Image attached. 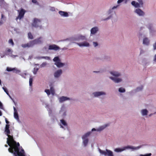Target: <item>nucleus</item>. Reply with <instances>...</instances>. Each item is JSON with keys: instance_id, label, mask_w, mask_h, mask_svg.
<instances>
[{"instance_id": "nucleus-1", "label": "nucleus", "mask_w": 156, "mask_h": 156, "mask_svg": "<svg viewBox=\"0 0 156 156\" xmlns=\"http://www.w3.org/2000/svg\"><path fill=\"white\" fill-rule=\"evenodd\" d=\"M8 134L6 135L8 136L7 138L6 143L10 147L8 149L9 151L11 153H13L16 151L20 149V144L19 143L17 142L14 140L12 136Z\"/></svg>"}, {"instance_id": "nucleus-2", "label": "nucleus", "mask_w": 156, "mask_h": 156, "mask_svg": "<svg viewBox=\"0 0 156 156\" xmlns=\"http://www.w3.org/2000/svg\"><path fill=\"white\" fill-rule=\"evenodd\" d=\"M41 38L42 37H40L39 38L31 41L28 43L25 44H22L21 45V46L23 48H26L27 47L29 48L33 46L35 44H41L42 42V41L41 40Z\"/></svg>"}, {"instance_id": "nucleus-3", "label": "nucleus", "mask_w": 156, "mask_h": 156, "mask_svg": "<svg viewBox=\"0 0 156 156\" xmlns=\"http://www.w3.org/2000/svg\"><path fill=\"white\" fill-rule=\"evenodd\" d=\"M140 147H135L130 146H127L123 147L122 148H116L115 149V151L116 152H119L123 151L126 149H131L133 150H136L139 149Z\"/></svg>"}, {"instance_id": "nucleus-4", "label": "nucleus", "mask_w": 156, "mask_h": 156, "mask_svg": "<svg viewBox=\"0 0 156 156\" xmlns=\"http://www.w3.org/2000/svg\"><path fill=\"white\" fill-rule=\"evenodd\" d=\"M18 15L16 17V19L17 20L18 19L21 20L23 18L24 16V14L26 11L23 8H21L20 10H18Z\"/></svg>"}, {"instance_id": "nucleus-5", "label": "nucleus", "mask_w": 156, "mask_h": 156, "mask_svg": "<svg viewBox=\"0 0 156 156\" xmlns=\"http://www.w3.org/2000/svg\"><path fill=\"white\" fill-rule=\"evenodd\" d=\"M32 25L33 27L36 28L39 27L41 29L42 28V27L41 25V20L36 18L34 19L33 22L32 23Z\"/></svg>"}, {"instance_id": "nucleus-6", "label": "nucleus", "mask_w": 156, "mask_h": 156, "mask_svg": "<svg viewBox=\"0 0 156 156\" xmlns=\"http://www.w3.org/2000/svg\"><path fill=\"white\" fill-rule=\"evenodd\" d=\"M53 61L55 62V64L58 68L62 67L64 65V63L60 62V60L58 57H54L53 59Z\"/></svg>"}, {"instance_id": "nucleus-7", "label": "nucleus", "mask_w": 156, "mask_h": 156, "mask_svg": "<svg viewBox=\"0 0 156 156\" xmlns=\"http://www.w3.org/2000/svg\"><path fill=\"white\" fill-rule=\"evenodd\" d=\"M90 134V132L87 133L83 135L82 137L83 140V143L85 146H86L88 142V137Z\"/></svg>"}, {"instance_id": "nucleus-8", "label": "nucleus", "mask_w": 156, "mask_h": 156, "mask_svg": "<svg viewBox=\"0 0 156 156\" xmlns=\"http://www.w3.org/2000/svg\"><path fill=\"white\" fill-rule=\"evenodd\" d=\"M20 148L17 150V151H16L12 153L13 154L14 156H25L24 154V150L22 149L20 151Z\"/></svg>"}, {"instance_id": "nucleus-9", "label": "nucleus", "mask_w": 156, "mask_h": 156, "mask_svg": "<svg viewBox=\"0 0 156 156\" xmlns=\"http://www.w3.org/2000/svg\"><path fill=\"white\" fill-rule=\"evenodd\" d=\"M59 49V47L55 44L50 45L48 47V49L53 50L55 51Z\"/></svg>"}, {"instance_id": "nucleus-10", "label": "nucleus", "mask_w": 156, "mask_h": 156, "mask_svg": "<svg viewBox=\"0 0 156 156\" xmlns=\"http://www.w3.org/2000/svg\"><path fill=\"white\" fill-rule=\"evenodd\" d=\"M62 73V71L61 69H58L56 71L54 74V76L55 77L58 78L59 77Z\"/></svg>"}, {"instance_id": "nucleus-11", "label": "nucleus", "mask_w": 156, "mask_h": 156, "mask_svg": "<svg viewBox=\"0 0 156 156\" xmlns=\"http://www.w3.org/2000/svg\"><path fill=\"white\" fill-rule=\"evenodd\" d=\"M14 118L16 119L18 121H19V117L17 111L15 107H14Z\"/></svg>"}, {"instance_id": "nucleus-12", "label": "nucleus", "mask_w": 156, "mask_h": 156, "mask_svg": "<svg viewBox=\"0 0 156 156\" xmlns=\"http://www.w3.org/2000/svg\"><path fill=\"white\" fill-rule=\"evenodd\" d=\"M9 128V124H6L5 130V133L6 135H8V134H10V133Z\"/></svg>"}, {"instance_id": "nucleus-13", "label": "nucleus", "mask_w": 156, "mask_h": 156, "mask_svg": "<svg viewBox=\"0 0 156 156\" xmlns=\"http://www.w3.org/2000/svg\"><path fill=\"white\" fill-rule=\"evenodd\" d=\"M77 44L80 47L88 46L89 45V44L87 42L77 43Z\"/></svg>"}, {"instance_id": "nucleus-14", "label": "nucleus", "mask_w": 156, "mask_h": 156, "mask_svg": "<svg viewBox=\"0 0 156 156\" xmlns=\"http://www.w3.org/2000/svg\"><path fill=\"white\" fill-rule=\"evenodd\" d=\"M135 12L140 16H143L144 14V12L140 9H136L135 11Z\"/></svg>"}, {"instance_id": "nucleus-15", "label": "nucleus", "mask_w": 156, "mask_h": 156, "mask_svg": "<svg viewBox=\"0 0 156 156\" xmlns=\"http://www.w3.org/2000/svg\"><path fill=\"white\" fill-rule=\"evenodd\" d=\"M110 78L116 83H119L122 80L121 79L119 78H115L112 77H110Z\"/></svg>"}, {"instance_id": "nucleus-16", "label": "nucleus", "mask_w": 156, "mask_h": 156, "mask_svg": "<svg viewBox=\"0 0 156 156\" xmlns=\"http://www.w3.org/2000/svg\"><path fill=\"white\" fill-rule=\"evenodd\" d=\"M59 14L61 16H64L65 17H67L69 15L67 12L61 11H59Z\"/></svg>"}, {"instance_id": "nucleus-17", "label": "nucleus", "mask_w": 156, "mask_h": 156, "mask_svg": "<svg viewBox=\"0 0 156 156\" xmlns=\"http://www.w3.org/2000/svg\"><path fill=\"white\" fill-rule=\"evenodd\" d=\"M95 97H98L103 94H105V93L103 92H95L93 93Z\"/></svg>"}, {"instance_id": "nucleus-18", "label": "nucleus", "mask_w": 156, "mask_h": 156, "mask_svg": "<svg viewBox=\"0 0 156 156\" xmlns=\"http://www.w3.org/2000/svg\"><path fill=\"white\" fill-rule=\"evenodd\" d=\"M98 30V29L97 27H94L92 28L91 30V33L94 34H95Z\"/></svg>"}, {"instance_id": "nucleus-19", "label": "nucleus", "mask_w": 156, "mask_h": 156, "mask_svg": "<svg viewBox=\"0 0 156 156\" xmlns=\"http://www.w3.org/2000/svg\"><path fill=\"white\" fill-rule=\"evenodd\" d=\"M69 98L66 97L62 96L59 98V101L60 102H62L66 100H69Z\"/></svg>"}, {"instance_id": "nucleus-20", "label": "nucleus", "mask_w": 156, "mask_h": 156, "mask_svg": "<svg viewBox=\"0 0 156 156\" xmlns=\"http://www.w3.org/2000/svg\"><path fill=\"white\" fill-rule=\"evenodd\" d=\"M132 5L136 8L140 7V5L138 2H136L135 1H133L131 2Z\"/></svg>"}, {"instance_id": "nucleus-21", "label": "nucleus", "mask_w": 156, "mask_h": 156, "mask_svg": "<svg viewBox=\"0 0 156 156\" xmlns=\"http://www.w3.org/2000/svg\"><path fill=\"white\" fill-rule=\"evenodd\" d=\"M110 73L112 75L116 77L120 76V74L119 73L115 71L111 72Z\"/></svg>"}, {"instance_id": "nucleus-22", "label": "nucleus", "mask_w": 156, "mask_h": 156, "mask_svg": "<svg viewBox=\"0 0 156 156\" xmlns=\"http://www.w3.org/2000/svg\"><path fill=\"white\" fill-rule=\"evenodd\" d=\"M106 156H113V152L111 151L106 149Z\"/></svg>"}, {"instance_id": "nucleus-23", "label": "nucleus", "mask_w": 156, "mask_h": 156, "mask_svg": "<svg viewBox=\"0 0 156 156\" xmlns=\"http://www.w3.org/2000/svg\"><path fill=\"white\" fill-rule=\"evenodd\" d=\"M50 92H51V94L52 95H54L55 94V90L53 87L52 86V85L51 84H50Z\"/></svg>"}, {"instance_id": "nucleus-24", "label": "nucleus", "mask_w": 156, "mask_h": 156, "mask_svg": "<svg viewBox=\"0 0 156 156\" xmlns=\"http://www.w3.org/2000/svg\"><path fill=\"white\" fill-rule=\"evenodd\" d=\"M109 124H105L104 126H101L98 129V131H101L104 129L107 126H109Z\"/></svg>"}, {"instance_id": "nucleus-25", "label": "nucleus", "mask_w": 156, "mask_h": 156, "mask_svg": "<svg viewBox=\"0 0 156 156\" xmlns=\"http://www.w3.org/2000/svg\"><path fill=\"white\" fill-rule=\"evenodd\" d=\"M149 43V41L147 38H145L143 39V43L147 45Z\"/></svg>"}, {"instance_id": "nucleus-26", "label": "nucleus", "mask_w": 156, "mask_h": 156, "mask_svg": "<svg viewBox=\"0 0 156 156\" xmlns=\"http://www.w3.org/2000/svg\"><path fill=\"white\" fill-rule=\"evenodd\" d=\"M78 39L79 40H86V38L85 36H83L82 35H80L78 37Z\"/></svg>"}, {"instance_id": "nucleus-27", "label": "nucleus", "mask_w": 156, "mask_h": 156, "mask_svg": "<svg viewBox=\"0 0 156 156\" xmlns=\"http://www.w3.org/2000/svg\"><path fill=\"white\" fill-rule=\"evenodd\" d=\"M141 112L143 115H147L148 111L146 109H144L142 110Z\"/></svg>"}, {"instance_id": "nucleus-28", "label": "nucleus", "mask_w": 156, "mask_h": 156, "mask_svg": "<svg viewBox=\"0 0 156 156\" xmlns=\"http://www.w3.org/2000/svg\"><path fill=\"white\" fill-rule=\"evenodd\" d=\"M99 151L100 153L103 155H104L105 156H106V151H104L99 149Z\"/></svg>"}, {"instance_id": "nucleus-29", "label": "nucleus", "mask_w": 156, "mask_h": 156, "mask_svg": "<svg viewBox=\"0 0 156 156\" xmlns=\"http://www.w3.org/2000/svg\"><path fill=\"white\" fill-rule=\"evenodd\" d=\"M2 89L4 90V91L11 98V97L10 95H9V92L6 87H2Z\"/></svg>"}, {"instance_id": "nucleus-30", "label": "nucleus", "mask_w": 156, "mask_h": 156, "mask_svg": "<svg viewBox=\"0 0 156 156\" xmlns=\"http://www.w3.org/2000/svg\"><path fill=\"white\" fill-rule=\"evenodd\" d=\"M60 122L64 126H67V123L63 119L60 120Z\"/></svg>"}, {"instance_id": "nucleus-31", "label": "nucleus", "mask_w": 156, "mask_h": 156, "mask_svg": "<svg viewBox=\"0 0 156 156\" xmlns=\"http://www.w3.org/2000/svg\"><path fill=\"white\" fill-rule=\"evenodd\" d=\"M28 38L32 39L34 38L31 32H29L28 34Z\"/></svg>"}, {"instance_id": "nucleus-32", "label": "nucleus", "mask_w": 156, "mask_h": 156, "mask_svg": "<svg viewBox=\"0 0 156 156\" xmlns=\"http://www.w3.org/2000/svg\"><path fill=\"white\" fill-rule=\"evenodd\" d=\"M6 70L8 72H10L16 70V69L15 68H11L9 67H7L6 68Z\"/></svg>"}, {"instance_id": "nucleus-33", "label": "nucleus", "mask_w": 156, "mask_h": 156, "mask_svg": "<svg viewBox=\"0 0 156 156\" xmlns=\"http://www.w3.org/2000/svg\"><path fill=\"white\" fill-rule=\"evenodd\" d=\"M119 91L120 92H124L125 91V90L124 88L121 87L119 89Z\"/></svg>"}, {"instance_id": "nucleus-34", "label": "nucleus", "mask_w": 156, "mask_h": 156, "mask_svg": "<svg viewBox=\"0 0 156 156\" xmlns=\"http://www.w3.org/2000/svg\"><path fill=\"white\" fill-rule=\"evenodd\" d=\"M9 43L11 44L13 46L14 45V43L13 40L12 39H10L9 41Z\"/></svg>"}, {"instance_id": "nucleus-35", "label": "nucleus", "mask_w": 156, "mask_h": 156, "mask_svg": "<svg viewBox=\"0 0 156 156\" xmlns=\"http://www.w3.org/2000/svg\"><path fill=\"white\" fill-rule=\"evenodd\" d=\"M45 92L47 93L48 95H49L50 94V91L49 89L45 90Z\"/></svg>"}, {"instance_id": "nucleus-36", "label": "nucleus", "mask_w": 156, "mask_h": 156, "mask_svg": "<svg viewBox=\"0 0 156 156\" xmlns=\"http://www.w3.org/2000/svg\"><path fill=\"white\" fill-rule=\"evenodd\" d=\"M33 79L32 78H30L29 79V85L31 86L32 84Z\"/></svg>"}, {"instance_id": "nucleus-37", "label": "nucleus", "mask_w": 156, "mask_h": 156, "mask_svg": "<svg viewBox=\"0 0 156 156\" xmlns=\"http://www.w3.org/2000/svg\"><path fill=\"white\" fill-rule=\"evenodd\" d=\"M38 70V68H34L33 72L34 73V74H36Z\"/></svg>"}, {"instance_id": "nucleus-38", "label": "nucleus", "mask_w": 156, "mask_h": 156, "mask_svg": "<svg viewBox=\"0 0 156 156\" xmlns=\"http://www.w3.org/2000/svg\"><path fill=\"white\" fill-rule=\"evenodd\" d=\"M40 58H44L48 60L50 59V58L48 56H42Z\"/></svg>"}, {"instance_id": "nucleus-39", "label": "nucleus", "mask_w": 156, "mask_h": 156, "mask_svg": "<svg viewBox=\"0 0 156 156\" xmlns=\"http://www.w3.org/2000/svg\"><path fill=\"white\" fill-rule=\"evenodd\" d=\"M143 88V86H141L140 87H137L136 89V91H139V90H141Z\"/></svg>"}, {"instance_id": "nucleus-40", "label": "nucleus", "mask_w": 156, "mask_h": 156, "mask_svg": "<svg viewBox=\"0 0 156 156\" xmlns=\"http://www.w3.org/2000/svg\"><path fill=\"white\" fill-rule=\"evenodd\" d=\"M93 45H94V47H96L98 45V43L97 42H93Z\"/></svg>"}, {"instance_id": "nucleus-41", "label": "nucleus", "mask_w": 156, "mask_h": 156, "mask_svg": "<svg viewBox=\"0 0 156 156\" xmlns=\"http://www.w3.org/2000/svg\"><path fill=\"white\" fill-rule=\"evenodd\" d=\"M138 1L139 3L140 4V5H142L143 4V3L142 0H139Z\"/></svg>"}, {"instance_id": "nucleus-42", "label": "nucleus", "mask_w": 156, "mask_h": 156, "mask_svg": "<svg viewBox=\"0 0 156 156\" xmlns=\"http://www.w3.org/2000/svg\"><path fill=\"white\" fill-rule=\"evenodd\" d=\"M5 122L7 124H8L9 123V122L8 121L7 118H5Z\"/></svg>"}, {"instance_id": "nucleus-43", "label": "nucleus", "mask_w": 156, "mask_h": 156, "mask_svg": "<svg viewBox=\"0 0 156 156\" xmlns=\"http://www.w3.org/2000/svg\"><path fill=\"white\" fill-rule=\"evenodd\" d=\"M32 2L34 3H38L37 1L36 0H32Z\"/></svg>"}, {"instance_id": "nucleus-44", "label": "nucleus", "mask_w": 156, "mask_h": 156, "mask_svg": "<svg viewBox=\"0 0 156 156\" xmlns=\"http://www.w3.org/2000/svg\"><path fill=\"white\" fill-rule=\"evenodd\" d=\"M124 0H118V1L117 2L119 4L121 2H123Z\"/></svg>"}, {"instance_id": "nucleus-45", "label": "nucleus", "mask_w": 156, "mask_h": 156, "mask_svg": "<svg viewBox=\"0 0 156 156\" xmlns=\"http://www.w3.org/2000/svg\"><path fill=\"white\" fill-rule=\"evenodd\" d=\"M0 108L1 109H2V108H3L2 104L0 101Z\"/></svg>"}, {"instance_id": "nucleus-46", "label": "nucleus", "mask_w": 156, "mask_h": 156, "mask_svg": "<svg viewBox=\"0 0 156 156\" xmlns=\"http://www.w3.org/2000/svg\"><path fill=\"white\" fill-rule=\"evenodd\" d=\"M148 27V29H149V30H151V28H152V26H151V25L150 24V25H149Z\"/></svg>"}, {"instance_id": "nucleus-47", "label": "nucleus", "mask_w": 156, "mask_h": 156, "mask_svg": "<svg viewBox=\"0 0 156 156\" xmlns=\"http://www.w3.org/2000/svg\"><path fill=\"white\" fill-rule=\"evenodd\" d=\"M151 155V153H149V154H147L144 155V156H150Z\"/></svg>"}, {"instance_id": "nucleus-48", "label": "nucleus", "mask_w": 156, "mask_h": 156, "mask_svg": "<svg viewBox=\"0 0 156 156\" xmlns=\"http://www.w3.org/2000/svg\"><path fill=\"white\" fill-rule=\"evenodd\" d=\"M154 49H156V42L153 45Z\"/></svg>"}, {"instance_id": "nucleus-49", "label": "nucleus", "mask_w": 156, "mask_h": 156, "mask_svg": "<svg viewBox=\"0 0 156 156\" xmlns=\"http://www.w3.org/2000/svg\"><path fill=\"white\" fill-rule=\"evenodd\" d=\"M0 56L1 58H2L4 57V55H2L1 53H0Z\"/></svg>"}, {"instance_id": "nucleus-50", "label": "nucleus", "mask_w": 156, "mask_h": 156, "mask_svg": "<svg viewBox=\"0 0 156 156\" xmlns=\"http://www.w3.org/2000/svg\"><path fill=\"white\" fill-rule=\"evenodd\" d=\"M46 63H45V62H44V63H43L42 64V66H46Z\"/></svg>"}, {"instance_id": "nucleus-51", "label": "nucleus", "mask_w": 156, "mask_h": 156, "mask_svg": "<svg viewBox=\"0 0 156 156\" xmlns=\"http://www.w3.org/2000/svg\"><path fill=\"white\" fill-rule=\"evenodd\" d=\"M11 51V50L10 49H8V50H7L8 52H10Z\"/></svg>"}, {"instance_id": "nucleus-52", "label": "nucleus", "mask_w": 156, "mask_h": 156, "mask_svg": "<svg viewBox=\"0 0 156 156\" xmlns=\"http://www.w3.org/2000/svg\"><path fill=\"white\" fill-rule=\"evenodd\" d=\"M2 23H3V22L1 20H0V25L2 24Z\"/></svg>"}, {"instance_id": "nucleus-53", "label": "nucleus", "mask_w": 156, "mask_h": 156, "mask_svg": "<svg viewBox=\"0 0 156 156\" xmlns=\"http://www.w3.org/2000/svg\"><path fill=\"white\" fill-rule=\"evenodd\" d=\"M154 61H156V54L155 55V56H154Z\"/></svg>"}, {"instance_id": "nucleus-54", "label": "nucleus", "mask_w": 156, "mask_h": 156, "mask_svg": "<svg viewBox=\"0 0 156 156\" xmlns=\"http://www.w3.org/2000/svg\"><path fill=\"white\" fill-rule=\"evenodd\" d=\"M117 6H114V7H112V9H115V8H117Z\"/></svg>"}, {"instance_id": "nucleus-55", "label": "nucleus", "mask_w": 156, "mask_h": 156, "mask_svg": "<svg viewBox=\"0 0 156 156\" xmlns=\"http://www.w3.org/2000/svg\"><path fill=\"white\" fill-rule=\"evenodd\" d=\"M51 10H52V11H54L55 10V9L54 8V7H52L51 8Z\"/></svg>"}, {"instance_id": "nucleus-56", "label": "nucleus", "mask_w": 156, "mask_h": 156, "mask_svg": "<svg viewBox=\"0 0 156 156\" xmlns=\"http://www.w3.org/2000/svg\"><path fill=\"white\" fill-rule=\"evenodd\" d=\"M96 130V129H95V128H93L92 129V131H95Z\"/></svg>"}, {"instance_id": "nucleus-57", "label": "nucleus", "mask_w": 156, "mask_h": 156, "mask_svg": "<svg viewBox=\"0 0 156 156\" xmlns=\"http://www.w3.org/2000/svg\"><path fill=\"white\" fill-rule=\"evenodd\" d=\"M4 16V15L3 14H2L1 15V19H2Z\"/></svg>"}, {"instance_id": "nucleus-58", "label": "nucleus", "mask_w": 156, "mask_h": 156, "mask_svg": "<svg viewBox=\"0 0 156 156\" xmlns=\"http://www.w3.org/2000/svg\"><path fill=\"white\" fill-rule=\"evenodd\" d=\"M2 112L1 111H0V116H2Z\"/></svg>"}, {"instance_id": "nucleus-59", "label": "nucleus", "mask_w": 156, "mask_h": 156, "mask_svg": "<svg viewBox=\"0 0 156 156\" xmlns=\"http://www.w3.org/2000/svg\"><path fill=\"white\" fill-rule=\"evenodd\" d=\"M5 146L6 147H8V146L7 144H5Z\"/></svg>"}, {"instance_id": "nucleus-60", "label": "nucleus", "mask_w": 156, "mask_h": 156, "mask_svg": "<svg viewBox=\"0 0 156 156\" xmlns=\"http://www.w3.org/2000/svg\"><path fill=\"white\" fill-rule=\"evenodd\" d=\"M109 18H110V17H109L107 18V19H106L104 20H107V19H108Z\"/></svg>"}, {"instance_id": "nucleus-61", "label": "nucleus", "mask_w": 156, "mask_h": 156, "mask_svg": "<svg viewBox=\"0 0 156 156\" xmlns=\"http://www.w3.org/2000/svg\"><path fill=\"white\" fill-rule=\"evenodd\" d=\"M60 126H61V127L62 128H63L64 127L62 125H60Z\"/></svg>"}, {"instance_id": "nucleus-62", "label": "nucleus", "mask_w": 156, "mask_h": 156, "mask_svg": "<svg viewBox=\"0 0 156 156\" xmlns=\"http://www.w3.org/2000/svg\"><path fill=\"white\" fill-rule=\"evenodd\" d=\"M2 84V83H1V80L0 79V85H1Z\"/></svg>"}, {"instance_id": "nucleus-63", "label": "nucleus", "mask_w": 156, "mask_h": 156, "mask_svg": "<svg viewBox=\"0 0 156 156\" xmlns=\"http://www.w3.org/2000/svg\"><path fill=\"white\" fill-rule=\"evenodd\" d=\"M4 0H0V2L3 1Z\"/></svg>"}, {"instance_id": "nucleus-64", "label": "nucleus", "mask_w": 156, "mask_h": 156, "mask_svg": "<svg viewBox=\"0 0 156 156\" xmlns=\"http://www.w3.org/2000/svg\"><path fill=\"white\" fill-rule=\"evenodd\" d=\"M98 71H94V72H95V73H98Z\"/></svg>"}]
</instances>
